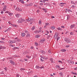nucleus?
I'll use <instances>...</instances> for the list:
<instances>
[{
    "mask_svg": "<svg viewBox=\"0 0 77 77\" xmlns=\"http://www.w3.org/2000/svg\"><path fill=\"white\" fill-rule=\"evenodd\" d=\"M75 7V6H74V5H72V8H74Z\"/></svg>",
    "mask_w": 77,
    "mask_h": 77,
    "instance_id": "8fccbe9b",
    "label": "nucleus"
},
{
    "mask_svg": "<svg viewBox=\"0 0 77 77\" xmlns=\"http://www.w3.org/2000/svg\"><path fill=\"white\" fill-rule=\"evenodd\" d=\"M19 76H20V75H19L18 74H17L16 75V77H19Z\"/></svg>",
    "mask_w": 77,
    "mask_h": 77,
    "instance_id": "680f3d73",
    "label": "nucleus"
},
{
    "mask_svg": "<svg viewBox=\"0 0 77 77\" xmlns=\"http://www.w3.org/2000/svg\"><path fill=\"white\" fill-rule=\"evenodd\" d=\"M13 56H14V57H18V56L14 55Z\"/></svg>",
    "mask_w": 77,
    "mask_h": 77,
    "instance_id": "e2e57ef3",
    "label": "nucleus"
},
{
    "mask_svg": "<svg viewBox=\"0 0 77 77\" xmlns=\"http://www.w3.org/2000/svg\"><path fill=\"white\" fill-rule=\"evenodd\" d=\"M40 5H41V6H42V5H43V4L41 3L40 4Z\"/></svg>",
    "mask_w": 77,
    "mask_h": 77,
    "instance_id": "69168bd1",
    "label": "nucleus"
},
{
    "mask_svg": "<svg viewBox=\"0 0 77 77\" xmlns=\"http://www.w3.org/2000/svg\"><path fill=\"white\" fill-rule=\"evenodd\" d=\"M67 61L68 62V63H70L71 62V60H68Z\"/></svg>",
    "mask_w": 77,
    "mask_h": 77,
    "instance_id": "37998d69",
    "label": "nucleus"
},
{
    "mask_svg": "<svg viewBox=\"0 0 77 77\" xmlns=\"http://www.w3.org/2000/svg\"><path fill=\"white\" fill-rule=\"evenodd\" d=\"M72 74H74V75H77V73H75V72H72Z\"/></svg>",
    "mask_w": 77,
    "mask_h": 77,
    "instance_id": "bb28decb",
    "label": "nucleus"
},
{
    "mask_svg": "<svg viewBox=\"0 0 77 77\" xmlns=\"http://www.w3.org/2000/svg\"><path fill=\"white\" fill-rule=\"evenodd\" d=\"M70 63V64H74V61L71 60Z\"/></svg>",
    "mask_w": 77,
    "mask_h": 77,
    "instance_id": "9b49d317",
    "label": "nucleus"
},
{
    "mask_svg": "<svg viewBox=\"0 0 77 77\" xmlns=\"http://www.w3.org/2000/svg\"><path fill=\"white\" fill-rule=\"evenodd\" d=\"M40 57H41V58H43L44 57H43V56H42V55H41L40 56Z\"/></svg>",
    "mask_w": 77,
    "mask_h": 77,
    "instance_id": "052dcab7",
    "label": "nucleus"
},
{
    "mask_svg": "<svg viewBox=\"0 0 77 77\" xmlns=\"http://www.w3.org/2000/svg\"><path fill=\"white\" fill-rule=\"evenodd\" d=\"M8 29H6V30H5V32H8Z\"/></svg>",
    "mask_w": 77,
    "mask_h": 77,
    "instance_id": "bf43d9fd",
    "label": "nucleus"
},
{
    "mask_svg": "<svg viewBox=\"0 0 77 77\" xmlns=\"http://www.w3.org/2000/svg\"><path fill=\"white\" fill-rule=\"evenodd\" d=\"M56 66L57 67V68H60V67L58 65H57Z\"/></svg>",
    "mask_w": 77,
    "mask_h": 77,
    "instance_id": "864d4df0",
    "label": "nucleus"
},
{
    "mask_svg": "<svg viewBox=\"0 0 77 77\" xmlns=\"http://www.w3.org/2000/svg\"><path fill=\"white\" fill-rule=\"evenodd\" d=\"M8 31H9V30H11V28L10 27L8 28Z\"/></svg>",
    "mask_w": 77,
    "mask_h": 77,
    "instance_id": "e433bc0d",
    "label": "nucleus"
},
{
    "mask_svg": "<svg viewBox=\"0 0 77 77\" xmlns=\"http://www.w3.org/2000/svg\"><path fill=\"white\" fill-rule=\"evenodd\" d=\"M24 21V19L20 18L18 20V23H22V22H23V21Z\"/></svg>",
    "mask_w": 77,
    "mask_h": 77,
    "instance_id": "f03ea898",
    "label": "nucleus"
},
{
    "mask_svg": "<svg viewBox=\"0 0 77 77\" xmlns=\"http://www.w3.org/2000/svg\"><path fill=\"white\" fill-rule=\"evenodd\" d=\"M35 43L36 45H38V43H37V42H35Z\"/></svg>",
    "mask_w": 77,
    "mask_h": 77,
    "instance_id": "58836bf2",
    "label": "nucleus"
},
{
    "mask_svg": "<svg viewBox=\"0 0 77 77\" xmlns=\"http://www.w3.org/2000/svg\"><path fill=\"white\" fill-rule=\"evenodd\" d=\"M15 16L16 17H20V14H15Z\"/></svg>",
    "mask_w": 77,
    "mask_h": 77,
    "instance_id": "f8f14e48",
    "label": "nucleus"
},
{
    "mask_svg": "<svg viewBox=\"0 0 77 77\" xmlns=\"http://www.w3.org/2000/svg\"><path fill=\"white\" fill-rule=\"evenodd\" d=\"M0 43L1 44H5V43L3 41H0Z\"/></svg>",
    "mask_w": 77,
    "mask_h": 77,
    "instance_id": "6ab92c4d",
    "label": "nucleus"
},
{
    "mask_svg": "<svg viewBox=\"0 0 77 77\" xmlns=\"http://www.w3.org/2000/svg\"><path fill=\"white\" fill-rule=\"evenodd\" d=\"M39 24H41V20H39Z\"/></svg>",
    "mask_w": 77,
    "mask_h": 77,
    "instance_id": "c9c22d12",
    "label": "nucleus"
},
{
    "mask_svg": "<svg viewBox=\"0 0 77 77\" xmlns=\"http://www.w3.org/2000/svg\"><path fill=\"white\" fill-rule=\"evenodd\" d=\"M66 11H68V12H70V10L68 9H66Z\"/></svg>",
    "mask_w": 77,
    "mask_h": 77,
    "instance_id": "2f4dec72",
    "label": "nucleus"
},
{
    "mask_svg": "<svg viewBox=\"0 0 77 77\" xmlns=\"http://www.w3.org/2000/svg\"><path fill=\"white\" fill-rule=\"evenodd\" d=\"M69 17L67 16V20H69Z\"/></svg>",
    "mask_w": 77,
    "mask_h": 77,
    "instance_id": "3c124183",
    "label": "nucleus"
},
{
    "mask_svg": "<svg viewBox=\"0 0 77 77\" xmlns=\"http://www.w3.org/2000/svg\"><path fill=\"white\" fill-rule=\"evenodd\" d=\"M74 27H75V25H71V29H72V28Z\"/></svg>",
    "mask_w": 77,
    "mask_h": 77,
    "instance_id": "4468645a",
    "label": "nucleus"
},
{
    "mask_svg": "<svg viewBox=\"0 0 77 77\" xmlns=\"http://www.w3.org/2000/svg\"><path fill=\"white\" fill-rule=\"evenodd\" d=\"M66 47H67V48H68V47H69V45H66Z\"/></svg>",
    "mask_w": 77,
    "mask_h": 77,
    "instance_id": "a18cd8bd",
    "label": "nucleus"
},
{
    "mask_svg": "<svg viewBox=\"0 0 77 77\" xmlns=\"http://www.w3.org/2000/svg\"><path fill=\"white\" fill-rule=\"evenodd\" d=\"M42 29V28L40 27L39 28V30L36 31V32H38H38H41V29Z\"/></svg>",
    "mask_w": 77,
    "mask_h": 77,
    "instance_id": "1a4fd4ad",
    "label": "nucleus"
},
{
    "mask_svg": "<svg viewBox=\"0 0 77 77\" xmlns=\"http://www.w3.org/2000/svg\"><path fill=\"white\" fill-rule=\"evenodd\" d=\"M6 5H4V8H3V11H5V10H6Z\"/></svg>",
    "mask_w": 77,
    "mask_h": 77,
    "instance_id": "ddd939ff",
    "label": "nucleus"
},
{
    "mask_svg": "<svg viewBox=\"0 0 77 77\" xmlns=\"http://www.w3.org/2000/svg\"><path fill=\"white\" fill-rule=\"evenodd\" d=\"M59 63H60L62 64L63 63H62V62L60 60H59L58 61Z\"/></svg>",
    "mask_w": 77,
    "mask_h": 77,
    "instance_id": "72a5a7b5",
    "label": "nucleus"
},
{
    "mask_svg": "<svg viewBox=\"0 0 77 77\" xmlns=\"http://www.w3.org/2000/svg\"><path fill=\"white\" fill-rule=\"evenodd\" d=\"M60 75V76H62V75H63V73L62 72H60L59 73Z\"/></svg>",
    "mask_w": 77,
    "mask_h": 77,
    "instance_id": "4be33fe9",
    "label": "nucleus"
},
{
    "mask_svg": "<svg viewBox=\"0 0 77 77\" xmlns=\"http://www.w3.org/2000/svg\"><path fill=\"white\" fill-rule=\"evenodd\" d=\"M61 51H62V52H65V51H66V49H63L61 50Z\"/></svg>",
    "mask_w": 77,
    "mask_h": 77,
    "instance_id": "2eb2a0df",
    "label": "nucleus"
},
{
    "mask_svg": "<svg viewBox=\"0 0 77 77\" xmlns=\"http://www.w3.org/2000/svg\"><path fill=\"white\" fill-rule=\"evenodd\" d=\"M16 42H17V41L16 40L9 41V43H10V44H12L13 43H15Z\"/></svg>",
    "mask_w": 77,
    "mask_h": 77,
    "instance_id": "20e7f679",
    "label": "nucleus"
},
{
    "mask_svg": "<svg viewBox=\"0 0 77 77\" xmlns=\"http://www.w3.org/2000/svg\"><path fill=\"white\" fill-rule=\"evenodd\" d=\"M3 48V47H2V46L0 45V49L1 50L2 48Z\"/></svg>",
    "mask_w": 77,
    "mask_h": 77,
    "instance_id": "a19ab883",
    "label": "nucleus"
},
{
    "mask_svg": "<svg viewBox=\"0 0 77 77\" xmlns=\"http://www.w3.org/2000/svg\"><path fill=\"white\" fill-rule=\"evenodd\" d=\"M40 53L43 54V55H44L45 53V52L43 50H41L40 51Z\"/></svg>",
    "mask_w": 77,
    "mask_h": 77,
    "instance_id": "39448f33",
    "label": "nucleus"
},
{
    "mask_svg": "<svg viewBox=\"0 0 77 77\" xmlns=\"http://www.w3.org/2000/svg\"><path fill=\"white\" fill-rule=\"evenodd\" d=\"M18 11H20V12H21V11H22V9H21L19 8Z\"/></svg>",
    "mask_w": 77,
    "mask_h": 77,
    "instance_id": "473e14b6",
    "label": "nucleus"
},
{
    "mask_svg": "<svg viewBox=\"0 0 77 77\" xmlns=\"http://www.w3.org/2000/svg\"><path fill=\"white\" fill-rule=\"evenodd\" d=\"M51 29H52L54 30V29H55V26H52L51 27Z\"/></svg>",
    "mask_w": 77,
    "mask_h": 77,
    "instance_id": "dca6fc26",
    "label": "nucleus"
},
{
    "mask_svg": "<svg viewBox=\"0 0 77 77\" xmlns=\"http://www.w3.org/2000/svg\"><path fill=\"white\" fill-rule=\"evenodd\" d=\"M50 60L51 61H53V58H51L50 59Z\"/></svg>",
    "mask_w": 77,
    "mask_h": 77,
    "instance_id": "4c0bfd02",
    "label": "nucleus"
},
{
    "mask_svg": "<svg viewBox=\"0 0 77 77\" xmlns=\"http://www.w3.org/2000/svg\"><path fill=\"white\" fill-rule=\"evenodd\" d=\"M70 35H73V33L72 32H71L70 33Z\"/></svg>",
    "mask_w": 77,
    "mask_h": 77,
    "instance_id": "603ef678",
    "label": "nucleus"
},
{
    "mask_svg": "<svg viewBox=\"0 0 77 77\" xmlns=\"http://www.w3.org/2000/svg\"><path fill=\"white\" fill-rule=\"evenodd\" d=\"M21 36L22 37H24L26 36V34L25 33H22L21 34Z\"/></svg>",
    "mask_w": 77,
    "mask_h": 77,
    "instance_id": "6e6552de",
    "label": "nucleus"
},
{
    "mask_svg": "<svg viewBox=\"0 0 77 77\" xmlns=\"http://www.w3.org/2000/svg\"><path fill=\"white\" fill-rule=\"evenodd\" d=\"M12 26H15V27H17V26L15 25H14L13 24H11Z\"/></svg>",
    "mask_w": 77,
    "mask_h": 77,
    "instance_id": "cd10ccee",
    "label": "nucleus"
},
{
    "mask_svg": "<svg viewBox=\"0 0 77 77\" xmlns=\"http://www.w3.org/2000/svg\"><path fill=\"white\" fill-rule=\"evenodd\" d=\"M54 38L55 39H57V41L60 39V37H58V35H57V34H56V32L55 33V34L54 36Z\"/></svg>",
    "mask_w": 77,
    "mask_h": 77,
    "instance_id": "f257e3e1",
    "label": "nucleus"
},
{
    "mask_svg": "<svg viewBox=\"0 0 77 77\" xmlns=\"http://www.w3.org/2000/svg\"><path fill=\"white\" fill-rule=\"evenodd\" d=\"M8 23L9 24H10V25H12V24H11V23L10 21H8Z\"/></svg>",
    "mask_w": 77,
    "mask_h": 77,
    "instance_id": "de8ad7c7",
    "label": "nucleus"
},
{
    "mask_svg": "<svg viewBox=\"0 0 77 77\" xmlns=\"http://www.w3.org/2000/svg\"><path fill=\"white\" fill-rule=\"evenodd\" d=\"M10 63L12 64V65H15V63L14 62L12 61V60H10Z\"/></svg>",
    "mask_w": 77,
    "mask_h": 77,
    "instance_id": "0eeeda50",
    "label": "nucleus"
},
{
    "mask_svg": "<svg viewBox=\"0 0 77 77\" xmlns=\"http://www.w3.org/2000/svg\"><path fill=\"white\" fill-rule=\"evenodd\" d=\"M20 69L23 71H24L25 70V69L24 68H21Z\"/></svg>",
    "mask_w": 77,
    "mask_h": 77,
    "instance_id": "b1692460",
    "label": "nucleus"
},
{
    "mask_svg": "<svg viewBox=\"0 0 77 77\" xmlns=\"http://www.w3.org/2000/svg\"><path fill=\"white\" fill-rule=\"evenodd\" d=\"M24 60H25V61H28V60L26 58H24Z\"/></svg>",
    "mask_w": 77,
    "mask_h": 77,
    "instance_id": "ea45409f",
    "label": "nucleus"
},
{
    "mask_svg": "<svg viewBox=\"0 0 77 77\" xmlns=\"http://www.w3.org/2000/svg\"><path fill=\"white\" fill-rule=\"evenodd\" d=\"M31 49H33V46H31Z\"/></svg>",
    "mask_w": 77,
    "mask_h": 77,
    "instance_id": "338daca9",
    "label": "nucleus"
},
{
    "mask_svg": "<svg viewBox=\"0 0 77 77\" xmlns=\"http://www.w3.org/2000/svg\"><path fill=\"white\" fill-rule=\"evenodd\" d=\"M36 68L37 69H40V67H39V66H36Z\"/></svg>",
    "mask_w": 77,
    "mask_h": 77,
    "instance_id": "a211bd4d",
    "label": "nucleus"
},
{
    "mask_svg": "<svg viewBox=\"0 0 77 77\" xmlns=\"http://www.w3.org/2000/svg\"><path fill=\"white\" fill-rule=\"evenodd\" d=\"M71 3H72V4H74V2H73V1H71Z\"/></svg>",
    "mask_w": 77,
    "mask_h": 77,
    "instance_id": "13d9d810",
    "label": "nucleus"
},
{
    "mask_svg": "<svg viewBox=\"0 0 77 77\" xmlns=\"http://www.w3.org/2000/svg\"><path fill=\"white\" fill-rule=\"evenodd\" d=\"M65 41H66L67 43H69L71 42V40L69 38H67V39H66V38H65Z\"/></svg>",
    "mask_w": 77,
    "mask_h": 77,
    "instance_id": "7ed1b4c3",
    "label": "nucleus"
},
{
    "mask_svg": "<svg viewBox=\"0 0 77 77\" xmlns=\"http://www.w3.org/2000/svg\"><path fill=\"white\" fill-rule=\"evenodd\" d=\"M19 9V8H17L15 10H16V11H18V10Z\"/></svg>",
    "mask_w": 77,
    "mask_h": 77,
    "instance_id": "79ce46f5",
    "label": "nucleus"
},
{
    "mask_svg": "<svg viewBox=\"0 0 77 77\" xmlns=\"http://www.w3.org/2000/svg\"><path fill=\"white\" fill-rule=\"evenodd\" d=\"M44 41H45V39L44 38H43L40 40V42H42V43H43Z\"/></svg>",
    "mask_w": 77,
    "mask_h": 77,
    "instance_id": "9d476101",
    "label": "nucleus"
},
{
    "mask_svg": "<svg viewBox=\"0 0 77 77\" xmlns=\"http://www.w3.org/2000/svg\"><path fill=\"white\" fill-rule=\"evenodd\" d=\"M29 4V6H32L33 5V4L32 3H30Z\"/></svg>",
    "mask_w": 77,
    "mask_h": 77,
    "instance_id": "aec40b11",
    "label": "nucleus"
},
{
    "mask_svg": "<svg viewBox=\"0 0 77 77\" xmlns=\"http://www.w3.org/2000/svg\"><path fill=\"white\" fill-rule=\"evenodd\" d=\"M49 25H50V24H49V23H45V25L46 26H49Z\"/></svg>",
    "mask_w": 77,
    "mask_h": 77,
    "instance_id": "a878e982",
    "label": "nucleus"
},
{
    "mask_svg": "<svg viewBox=\"0 0 77 77\" xmlns=\"http://www.w3.org/2000/svg\"><path fill=\"white\" fill-rule=\"evenodd\" d=\"M13 50H16L15 47L13 48Z\"/></svg>",
    "mask_w": 77,
    "mask_h": 77,
    "instance_id": "6e6d98bb",
    "label": "nucleus"
},
{
    "mask_svg": "<svg viewBox=\"0 0 77 77\" xmlns=\"http://www.w3.org/2000/svg\"><path fill=\"white\" fill-rule=\"evenodd\" d=\"M25 6H26V7H28L29 6V4H25Z\"/></svg>",
    "mask_w": 77,
    "mask_h": 77,
    "instance_id": "7c9ffc66",
    "label": "nucleus"
},
{
    "mask_svg": "<svg viewBox=\"0 0 77 77\" xmlns=\"http://www.w3.org/2000/svg\"><path fill=\"white\" fill-rule=\"evenodd\" d=\"M4 69H5V70H7V68L6 67L4 68Z\"/></svg>",
    "mask_w": 77,
    "mask_h": 77,
    "instance_id": "774afa93",
    "label": "nucleus"
},
{
    "mask_svg": "<svg viewBox=\"0 0 77 77\" xmlns=\"http://www.w3.org/2000/svg\"><path fill=\"white\" fill-rule=\"evenodd\" d=\"M8 14L9 15H13V13H9Z\"/></svg>",
    "mask_w": 77,
    "mask_h": 77,
    "instance_id": "393cba45",
    "label": "nucleus"
},
{
    "mask_svg": "<svg viewBox=\"0 0 77 77\" xmlns=\"http://www.w3.org/2000/svg\"><path fill=\"white\" fill-rule=\"evenodd\" d=\"M34 21V19L32 18H31L30 21H31V22H32V21Z\"/></svg>",
    "mask_w": 77,
    "mask_h": 77,
    "instance_id": "5701e85b",
    "label": "nucleus"
},
{
    "mask_svg": "<svg viewBox=\"0 0 77 77\" xmlns=\"http://www.w3.org/2000/svg\"><path fill=\"white\" fill-rule=\"evenodd\" d=\"M35 29V26H33L32 28V30H34Z\"/></svg>",
    "mask_w": 77,
    "mask_h": 77,
    "instance_id": "c85d7f7f",
    "label": "nucleus"
},
{
    "mask_svg": "<svg viewBox=\"0 0 77 77\" xmlns=\"http://www.w3.org/2000/svg\"><path fill=\"white\" fill-rule=\"evenodd\" d=\"M58 30H62V29L60 27H58L57 28Z\"/></svg>",
    "mask_w": 77,
    "mask_h": 77,
    "instance_id": "412c9836",
    "label": "nucleus"
},
{
    "mask_svg": "<svg viewBox=\"0 0 77 77\" xmlns=\"http://www.w3.org/2000/svg\"><path fill=\"white\" fill-rule=\"evenodd\" d=\"M66 4V3H60L59 4L60 6H61V7H63V6H64V5Z\"/></svg>",
    "mask_w": 77,
    "mask_h": 77,
    "instance_id": "423d86ee",
    "label": "nucleus"
},
{
    "mask_svg": "<svg viewBox=\"0 0 77 77\" xmlns=\"http://www.w3.org/2000/svg\"><path fill=\"white\" fill-rule=\"evenodd\" d=\"M40 60H41V61H42V62H43V61H44V60H42V59L41 58H40Z\"/></svg>",
    "mask_w": 77,
    "mask_h": 77,
    "instance_id": "49530a36",
    "label": "nucleus"
},
{
    "mask_svg": "<svg viewBox=\"0 0 77 77\" xmlns=\"http://www.w3.org/2000/svg\"><path fill=\"white\" fill-rule=\"evenodd\" d=\"M45 1L46 2H48V0H44L43 2H45Z\"/></svg>",
    "mask_w": 77,
    "mask_h": 77,
    "instance_id": "4d7b16f0",
    "label": "nucleus"
},
{
    "mask_svg": "<svg viewBox=\"0 0 77 77\" xmlns=\"http://www.w3.org/2000/svg\"><path fill=\"white\" fill-rule=\"evenodd\" d=\"M61 28H63V29H64V28H65V27L64 26H61Z\"/></svg>",
    "mask_w": 77,
    "mask_h": 77,
    "instance_id": "5fc2aeb1",
    "label": "nucleus"
},
{
    "mask_svg": "<svg viewBox=\"0 0 77 77\" xmlns=\"http://www.w3.org/2000/svg\"><path fill=\"white\" fill-rule=\"evenodd\" d=\"M40 35H36L35 36L36 38H39V37Z\"/></svg>",
    "mask_w": 77,
    "mask_h": 77,
    "instance_id": "c756f323",
    "label": "nucleus"
},
{
    "mask_svg": "<svg viewBox=\"0 0 77 77\" xmlns=\"http://www.w3.org/2000/svg\"><path fill=\"white\" fill-rule=\"evenodd\" d=\"M26 38H28V37H30V34H27L26 35Z\"/></svg>",
    "mask_w": 77,
    "mask_h": 77,
    "instance_id": "f3484780",
    "label": "nucleus"
},
{
    "mask_svg": "<svg viewBox=\"0 0 77 77\" xmlns=\"http://www.w3.org/2000/svg\"><path fill=\"white\" fill-rule=\"evenodd\" d=\"M48 53H49L50 54L51 53V51H50V50H49L48 51Z\"/></svg>",
    "mask_w": 77,
    "mask_h": 77,
    "instance_id": "09e8293b",
    "label": "nucleus"
},
{
    "mask_svg": "<svg viewBox=\"0 0 77 77\" xmlns=\"http://www.w3.org/2000/svg\"><path fill=\"white\" fill-rule=\"evenodd\" d=\"M26 57H27V58H28V59H29V58L30 57L29 56H28V55H26Z\"/></svg>",
    "mask_w": 77,
    "mask_h": 77,
    "instance_id": "f704fd0d",
    "label": "nucleus"
},
{
    "mask_svg": "<svg viewBox=\"0 0 77 77\" xmlns=\"http://www.w3.org/2000/svg\"><path fill=\"white\" fill-rule=\"evenodd\" d=\"M5 39L4 38H2V40H5Z\"/></svg>",
    "mask_w": 77,
    "mask_h": 77,
    "instance_id": "0e129e2a",
    "label": "nucleus"
},
{
    "mask_svg": "<svg viewBox=\"0 0 77 77\" xmlns=\"http://www.w3.org/2000/svg\"><path fill=\"white\" fill-rule=\"evenodd\" d=\"M21 3H23V4L24 3V1L22 0L21 1Z\"/></svg>",
    "mask_w": 77,
    "mask_h": 77,
    "instance_id": "c03bdc74",
    "label": "nucleus"
}]
</instances>
